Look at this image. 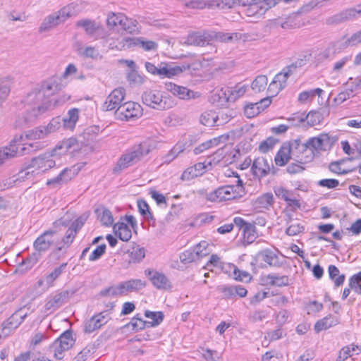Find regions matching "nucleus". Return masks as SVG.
I'll return each instance as SVG.
<instances>
[{"instance_id":"39","label":"nucleus","mask_w":361,"mask_h":361,"mask_svg":"<svg viewBox=\"0 0 361 361\" xmlns=\"http://www.w3.org/2000/svg\"><path fill=\"white\" fill-rule=\"evenodd\" d=\"M139 37H123L119 41V45L117 50H126L135 47H138Z\"/></svg>"},{"instance_id":"63","label":"nucleus","mask_w":361,"mask_h":361,"mask_svg":"<svg viewBox=\"0 0 361 361\" xmlns=\"http://www.w3.org/2000/svg\"><path fill=\"white\" fill-rule=\"evenodd\" d=\"M274 192L279 198L284 200L285 202L286 200H288V198H290L294 195L292 191L286 190L282 187H279L276 188L274 190Z\"/></svg>"},{"instance_id":"35","label":"nucleus","mask_w":361,"mask_h":361,"mask_svg":"<svg viewBox=\"0 0 361 361\" xmlns=\"http://www.w3.org/2000/svg\"><path fill=\"white\" fill-rule=\"evenodd\" d=\"M244 243L250 245L257 238V231L254 224H247L243 231Z\"/></svg>"},{"instance_id":"2","label":"nucleus","mask_w":361,"mask_h":361,"mask_svg":"<svg viewBox=\"0 0 361 361\" xmlns=\"http://www.w3.org/2000/svg\"><path fill=\"white\" fill-rule=\"evenodd\" d=\"M71 147V144L65 142L61 145L56 146L51 152L44 153L37 157L32 158L31 164L24 169V179H28L33 176L34 173H38L36 170L46 171L53 168L55 164V160L52 158L56 155L58 150L65 148L66 152Z\"/></svg>"},{"instance_id":"34","label":"nucleus","mask_w":361,"mask_h":361,"mask_svg":"<svg viewBox=\"0 0 361 361\" xmlns=\"http://www.w3.org/2000/svg\"><path fill=\"white\" fill-rule=\"evenodd\" d=\"M329 278L334 281L335 286H342L345 281V274H340L339 269L335 265H329L328 267Z\"/></svg>"},{"instance_id":"30","label":"nucleus","mask_w":361,"mask_h":361,"mask_svg":"<svg viewBox=\"0 0 361 361\" xmlns=\"http://www.w3.org/2000/svg\"><path fill=\"white\" fill-rule=\"evenodd\" d=\"M113 230L116 236L123 241H128L132 237L131 230L124 222H118L113 226Z\"/></svg>"},{"instance_id":"31","label":"nucleus","mask_w":361,"mask_h":361,"mask_svg":"<svg viewBox=\"0 0 361 361\" xmlns=\"http://www.w3.org/2000/svg\"><path fill=\"white\" fill-rule=\"evenodd\" d=\"M97 218L102 225L111 226L114 223V218L111 211L104 207H101L95 209Z\"/></svg>"},{"instance_id":"28","label":"nucleus","mask_w":361,"mask_h":361,"mask_svg":"<svg viewBox=\"0 0 361 361\" xmlns=\"http://www.w3.org/2000/svg\"><path fill=\"white\" fill-rule=\"evenodd\" d=\"M224 116L223 113L216 114L215 111H205L200 116V122L205 126H219L223 124L222 122H219V117L224 119Z\"/></svg>"},{"instance_id":"45","label":"nucleus","mask_w":361,"mask_h":361,"mask_svg":"<svg viewBox=\"0 0 361 361\" xmlns=\"http://www.w3.org/2000/svg\"><path fill=\"white\" fill-rule=\"evenodd\" d=\"M129 262L137 263L140 262L145 256V249L143 247H133L128 252Z\"/></svg>"},{"instance_id":"52","label":"nucleus","mask_w":361,"mask_h":361,"mask_svg":"<svg viewBox=\"0 0 361 361\" xmlns=\"http://www.w3.org/2000/svg\"><path fill=\"white\" fill-rule=\"evenodd\" d=\"M349 286L357 293L361 295V272L354 274L350 278Z\"/></svg>"},{"instance_id":"19","label":"nucleus","mask_w":361,"mask_h":361,"mask_svg":"<svg viewBox=\"0 0 361 361\" xmlns=\"http://www.w3.org/2000/svg\"><path fill=\"white\" fill-rule=\"evenodd\" d=\"M167 91L171 92L174 96L180 99H190L197 97V92H195L186 87L178 85L175 83L169 82L165 85Z\"/></svg>"},{"instance_id":"23","label":"nucleus","mask_w":361,"mask_h":361,"mask_svg":"<svg viewBox=\"0 0 361 361\" xmlns=\"http://www.w3.org/2000/svg\"><path fill=\"white\" fill-rule=\"evenodd\" d=\"M69 297V292L68 290L56 293L51 295L47 300L45 304V309L47 310H56L60 307Z\"/></svg>"},{"instance_id":"50","label":"nucleus","mask_w":361,"mask_h":361,"mask_svg":"<svg viewBox=\"0 0 361 361\" xmlns=\"http://www.w3.org/2000/svg\"><path fill=\"white\" fill-rule=\"evenodd\" d=\"M147 324V322L142 320V318L138 317V316H135L130 322L126 324L127 327H131L132 330L137 331L142 330L145 328Z\"/></svg>"},{"instance_id":"32","label":"nucleus","mask_w":361,"mask_h":361,"mask_svg":"<svg viewBox=\"0 0 361 361\" xmlns=\"http://www.w3.org/2000/svg\"><path fill=\"white\" fill-rule=\"evenodd\" d=\"M246 92L245 85H236L233 88L228 87L223 93L227 101H235L243 96Z\"/></svg>"},{"instance_id":"37","label":"nucleus","mask_w":361,"mask_h":361,"mask_svg":"<svg viewBox=\"0 0 361 361\" xmlns=\"http://www.w3.org/2000/svg\"><path fill=\"white\" fill-rule=\"evenodd\" d=\"M76 26L84 28L86 33L89 35H92L97 30H99L100 28V27L97 25L94 21L90 19L78 20L76 23Z\"/></svg>"},{"instance_id":"25","label":"nucleus","mask_w":361,"mask_h":361,"mask_svg":"<svg viewBox=\"0 0 361 361\" xmlns=\"http://www.w3.org/2000/svg\"><path fill=\"white\" fill-rule=\"evenodd\" d=\"M291 159H293V156L288 142H284L277 152L274 157V162L278 166H284Z\"/></svg>"},{"instance_id":"48","label":"nucleus","mask_w":361,"mask_h":361,"mask_svg":"<svg viewBox=\"0 0 361 361\" xmlns=\"http://www.w3.org/2000/svg\"><path fill=\"white\" fill-rule=\"evenodd\" d=\"M145 316L152 320L151 322H147V324H149L152 326L159 325L163 321L164 317L162 312H151L149 310L145 311Z\"/></svg>"},{"instance_id":"1","label":"nucleus","mask_w":361,"mask_h":361,"mask_svg":"<svg viewBox=\"0 0 361 361\" xmlns=\"http://www.w3.org/2000/svg\"><path fill=\"white\" fill-rule=\"evenodd\" d=\"M59 90V83L55 76L48 78L35 85L24 98V122L33 123L42 114L52 110L56 106L62 105L71 99V96L67 94L60 95L56 99H51V96Z\"/></svg>"},{"instance_id":"21","label":"nucleus","mask_w":361,"mask_h":361,"mask_svg":"<svg viewBox=\"0 0 361 361\" xmlns=\"http://www.w3.org/2000/svg\"><path fill=\"white\" fill-rule=\"evenodd\" d=\"M274 195L271 192L264 193L252 201L253 209L257 212L269 210L274 202Z\"/></svg>"},{"instance_id":"61","label":"nucleus","mask_w":361,"mask_h":361,"mask_svg":"<svg viewBox=\"0 0 361 361\" xmlns=\"http://www.w3.org/2000/svg\"><path fill=\"white\" fill-rule=\"evenodd\" d=\"M106 247L105 244H102L97 246L90 254L89 260L93 262L99 259L105 253Z\"/></svg>"},{"instance_id":"42","label":"nucleus","mask_w":361,"mask_h":361,"mask_svg":"<svg viewBox=\"0 0 361 361\" xmlns=\"http://www.w3.org/2000/svg\"><path fill=\"white\" fill-rule=\"evenodd\" d=\"M126 20V17L121 13H110L107 16L106 25L110 28H114L117 25H120L122 20Z\"/></svg>"},{"instance_id":"64","label":"nucleus","mask_w":361,"mask_h":361,"mask_svg":"<svg viewBox=\"0 0 361 361\" xmlns=\"http://www.w3.org/2000/svg\"><path fill=\"white\" fill-rule=\"evenodd\" d=\"M361 43V30L353 34L345 42L346 46H356Z\"/></svg>"},{"instance_id":"17","label":"nucleus","mask_w":361,"mask_h":361,"mask_svg":"<svg viewBox=\"0 0 361 361\" xmlns=\"http://www.w3.org/2000/svg\"><path fill=\"white\" fill-rule=\"evenodd\" d=\"M80 170V167L76 166L66 168L56 177L48 180L47 185H61L66 184L73 178Z\"/></svg>"},{"instance_id":"59","label":"nucleus","mask_w":361,"mask_h":361,"mask_svg":"<svg viewBox=\"0 0 361 361\" xmlns=\"http://www.w3.org/2000/svg\"><path fill=\"white\" fill-rule=\"evenodd\" d=\"M128 80L134 85H140L145 81V78L135 71H132L128 74Z\"/></svg>"},{"instance_id":"18","label":"nucleus","mask_w":361,"mask_h":361,"mask_svg":"<svg viewBox=\"0 0 361 361\" xmlns=\"http://www.w3.org/2000/svg\"><path fill=\"white\" fill-rule=\"evenodd\" d=\"M109 319V313L107 311L102 312L94 315L85 322L84 330L86 333H92L100 329L103 325L106 324Z\"/></svg>"},{"instance_id":"12","label":"nucleus","mask_w":361,"mask_h":361,"mask_svg":"<svg viewBox=\"0 0 361 361\" xmlns=\"http://www.w3.org/2000/svg\"><path fill=\"white\" fill-rule=\"evenodd\" d=\"M126 96L125 89L123 87H118L114 89L106 97L105 102L102 105V109L104 111L117 110L121 106L122 102L124 100Z\"/></svg>"},{"instance_id":"8","label":"nucleus","mask_w":361,"mask_h":361,"mask_svg":"<svg viewBox=\"0 0 361 361\" xmlns=\"http://www.w3.org/2000/svg\"><path fill=\"white\" fill-rule=\"evenodd\" d=\"M74 343L72 331L66 330L50 345L49 351L53 354L54 358L61 360L64 353L72 348Z\"/></svg>"},{"instance_id":"49","label":"nucleus","mask_w":361,"mask_h":361,"mask_svg":"<svg viewBox=\"0 0 361 361\" xmlns=\"http://www.w3.org/2000/svg\"><path fill=\"white\" fill-rule=\"evenodd\" d=\"M305 226L299 222H292L286 228V233L290 236H294L303 233Z\"/></svg>"},{"instance_id":"55","label":"nucleus","mask_w":361,"mask_h":361,"mask_svg":"<svg viewBox=\"0 0 361 361\" xmlns=\"http://www.w3.org/2000/svg\"><path fill=\"white\" fill-rule=\"evenodd\" d=\"M137 23L126 17V20H123L120 26L121 28L128 33H133L137 30Z\"/></svg>"},{"instance_id":"15","label":"nucleus","mask_w":361,"mask_h":361,"mask_svg":"<svg viewBox=\"0 0 361 361\" xmlns=\"http://www.w3.org/2000/svg\"><path fill=\"white\" fill-rule=\"evenodd\" d=\"M23 322V314L20 310L14 312L0 327V340L8 336L13 330Z\"/></svg>"},{"instance_id":"4","label":"nucleus","mask_w":361,"mask_h":361,"mask_svg":"<svg viewBox=\"0 0 361 361\" xmlns=\"http://www.w3.org/2000/svg\"><path fill=\"white\" fill-rule=\"evenodd\" d=\"M235 184L226 185L207 194V199L212 202H221L239 198L245 193L243 181L236 174Z\"/></svg>"},{"instance_id":"62","label":"nucleus","mask_w":361,"mask_h":361,"mask_svg":"<svg viewBox=\"0 0 361 361\" xmlns=\"http://www.w3.org/2000/svg\"><path fill=\"white\" fill-rule=\"evenodd\" d=\"M26 137L28 140H38L44 137V133L42 132V127H37L35 129L28 130L26 133Z\"/></svg>"},{"instance_id":"56","label":"nucleus","mask_w":361,"mask_h":361,"mask_svg":"<svg viewBox=\"0 0 361 361\" xmlns=\"http://www.w3.org/2000/svg\"><path fill=\"white\" fill-rule=\"evenodd\" d=\"M304 118L305 114H293L291 116L287 118L286 119L288 122V126H290V128L299 126L302 123L304 122Z\"/></svg>"},{"instance_id":"9","label":"nucleus","mask_w":361,"mask_h":361,"mask_svg":"<svg viewBox=\"0 0 361 361\" xmlns=\"http://www.w3.org/2000/svg\"><path fill=\"white\" fill-rule=\"evenodd\" d=\"M23 150V133L15 135L8 145L0 147V166L18 156Z\"/></svg>"},{"instance_id":"26","label":"nucleus","mask_w":361,"mask_h":361,"mask_svg":"<svg viewBox=\"0 0 361 361\" xmlns=\"http://www.w3.org/2000/svg\"><path fill=\"white\" fill-rule=\"evenodd\" d=\"M123 295L131 292H137L145 287V281L141 279H130L120 283Z\"/></svg>"},{"instance_id":"53","label":"nucleus","mask_w":361,"mask_h":361,"mask_svg":"<svg viewBox=\"0 0 361 361\" xmlns=\"http://www.w3.org/2000/svg\"><path fill=\"white\" fill-rule=\"evenodd\" d=\"M207 246L208 243L206 241H202L193 248V250L195 252V256L197 259L209 255Z\"/></svg>"},{"instance_id":"11","label":"nucleus","mask_w":361,"mask_h":361,"mask_svg":"<svg viewBox=\"0 0 361 361\" xmlns=\"http://www.w3.org/2000/svg\"><path fill=\"white\" fill-rule=\"evenodd\" d=\"M59 240L57 233L54 230H48L40 235L34 242V247L37 251L44 252L51 246L56 245Z\"/></svg>"},{"instance_id":"33","label":"nucleus","mask_w":361,"mask_h":361,"mask_svg":"<svg viewBox=\"0 0 361 361\" xmlns=\"http://www.w3.org/2000/svg\"><path fill=\"white\" fill-rule=\"evenodd\" d=\"M79 118V109L73 108L68 111L67 116L63 118L66 128L73 129Z\"/></svg>"},{"instance_id":"58","label":"nucleus","mask_w":361,"mask_h":361,"mask_svg":"<svg viewBox=\"0 0 361 361\" xmlns=\"http://www.w3.org/2000/svg\"><path fill=\"white\" fill-rule=\"evenodd\" d=\"M288 78L286 74H283L282 72H280L279 73L276 74L275 77L274 78V83L278 84V88L274 90V92H279L281 90H283L286 85L287 82Z\"/></svg>"},{"instance_id":"47","label":"nucleus","mask_w":361,"mask_h":361,"mask_svg":"<svg viewBox=\"0 0 361 361\" xmlns=\"http://www.w3.org/2000/svg\"><path fill=\"white\" fill-rule=\"evenodd\" d=\"M322 119L323 117L320 112L311 111L307 115H305L304 121L307 120L309 126H314L319 124Z\"/></svg>"},{"instance_id":"16","label":"nucleus","mask_w":361,"mask_h":361,"mask_svg":"<svg viewBox=\"0 0 361 361\" xmlns=\"http://www.w3.org/2000/svg\"><path fill=\"white\" fill-rule=\"evenodd\" d=\"M145 274L157 289L169 290L171 288V281L164 274L149 269H146Z\"/></svg>"},{"instance_id":"10","label":"nucleus","mask_w":361,"mask_h":361,"mask_svg":"<svg viewBox=\"0 0 361 361\" xmlns=\"http://www.w3.org/2000/svg\"><path fill=\"white\" fill-rule=\"evenodd\" d=\"M115 115L119 120L129 121L142 115V107L136 102H125L116 111Z\"/></svg>"},{"instance_id":"22","label":"nucleus","mask_w":361,"mask_h":361,"mask_svg":"<svg viewBox=\"0 0 361 361\" xmlns=\"http://www.w3.org/2000/svg\"><path fill=\"white\" fill-rule=\"evenodd\" d=\"M309 148L315 153L321 150H326L331 145L330 136L326 133H322L317 137H310L307 140Z\"/></svg>"},{"instance_id":"7","label":"nucleus","mask_w":361,"mask_h":361,"mask_svg":"<svg viewBox=\"0 0 361 361\" xmlns=\"http://www.w3.org/2000/svg\"><path fill=\"white\" fill-rule=\"evenodd\" d=\"M288 144L291 151L293 159L297 162L307 164L314 159L315 154L309 148L307 141L302 142L300 138H297L290 140Z\"/></svg>"},{"instance_id":"3","label":"nucleus","mask_w":361,"mask_h":361,"mask_svg":"<svg viewBox=\"0 0 361 361\" xmlns=\"http://www.w3.org/2000/svg\"><path fill=\"white\" fill-rule=\"evenodd\" d=\"M149 152V149L145 145L139 144L133 146L119 157L113 168V173L115 174L120 173L122 171L136 164Z\"/></svg>"},{"instance_id":"38","label":"nucleus","mask_w":361,"mask_h":361,"mask_svg":"<svg viewBox=\"0 0 361 361\" xmlns=\"http://www.w3.org/2000/svg\"><path fill=\"white\" fill-rule=\"evenodd\" d=\"M213 38H215L216 40L221 42H233L234 40L237 41L240 39L241 35L238 32L234 33H227L223 32H215L214 35H212Z\"/></svg>"},{"instance_id":"6","label":"nucleus","mask_w":361,"mask_h":361,"mask_svg":"<svg viewBox=\"0 0 361 361\" xmlns=\"http://www.w3.org/2000/svg\"><path fill=\"white\" fill-rule=\"evenodd\" d=\"M142 102L157 110H166L174 106L173 98L167 93L158 90H147L142 95Z\"/></svg>"},{"instance_id":"60","label":"nucleus","mask_w":361,"mask_h":361,"mask_svg":"<svg viewBox=\"0 0 361 361\" xmlns=\"http://www.w3.org/2000/svg\"><path fill=\"white\" fill-rule=\"evenodd\" d=\"M267 316L266 311L262 310H258L253 311L249 314V320L252 322H261L265 319Z\"/></svg>"},{"instance_id":"40","label":"nucleus","mask_w":361,"mask_h":361,"mask_svg":"<svg viewBox=\"0 0 361 361\" xmlns=\"http://www.w3.org/2000/svg\"><path fill=\"white\" fill-rule=\"evenodd\" d=\"M77 53L80 56L90 59H97L99 56V51L94 47L89 46L85 48L78 47L77 49Z\"/></svg>"},{"instance_id":"5","label":"nucleus","mask_w":361,"mask_h":361,"mask_svg":"<svg viewBox=\"0 0 361 361\" xmlns=\"http://www.w3.org/2000/svg\"><path fill=\"white\" fill-rule=\"evenodd\" d=\"M78 13V5L70 4L47 16L41 23L39 30L40 32L49 31L59 24L64 23L68 18L75 16Z\"/></svg>"},{"instance_id":"51","label":"nucleus","mask_w":361,"mask_h":361,"mask_svg":"<svg viewBox=\"0 0 361 361\" xmlns=\"http://www.w3.org/2000/svg\"><path fill=\"white\" fill-rule=\"evenodd\" d=\"M278 142L279 140L276 138L269 137L259 144V149L261 152L267 153L271 150Z\"/></svg>"},{"instance_id":"54","label":"nucleus","mask_w":361,"mask_h":361,"mask_svg":"<svg viewBox=\"0 0 361 361\" xmlns=\"http://www.w3.org/2000/svg\"><path fill=\"white\" fill-rule=\"evenodd\" d=\"M263 261L270 266H275L278 262L276 255L270 250H265L262 252Z\"/></svg>"},{"instance_id":"41","label":"nucleus","mask_w":361,"mask_h":361,"mask_svg":"<svg viewBox=\"0 0 361 361\" xmlns=\"http://www.w3.org/2000/svg\"><path fill=\"white\" fill-rule=\"evenodd\" d=\"M268 79L266 75H258L252 82L251 87L255 92L264 91L267 85Z\"/></svg>"},{"instance_id":"13","label":"nucleus","mask_w":361,"mask_h":361,"mask_svg":"<svg viewBox=\"0 0 361 361\" xmlns=\"http://www.w3.org/2000/svg\"><path fill=\"white\" fill-rule=\"evenodd\" d=\"M145 68L149 73L161 78H171L182 72V69L178 66L171 67L168 64H161L159 67H157L150 62L145 63Z\"/></svg>"},{"instance_id":"36","label":"nucleus","mask_w":361,"mask_h":361,"mask_svg":"<svg viewBox=\"0 0 361 361\" xmlns=\"http://www.w3.org/2000/svg\"><path fill=\"white\" fill-rule=\"evenodd\" d=\"M268 284L275 286H284L288 285V277L287 276H281L276 274H270L267 276Z\"/></svg>"},{"instance_id":"57","label":"nucleus","mask_w":361,"mask_h":361,"mask_svg":"<svg viewBox=\"0 0 361 361\" xmlns=\"http://www.w3.org/2000/svg\"><path fill=\"white\" fill-rule=\"evenodd\" d=\"M196 259H197L193 249L187 250L180 255V260L184 264L191 263Z\"/></svg>"},{"instance_id":"46","label":"nucleus","mask_w":361,"mask_h":361,"mask_svg":"<svg viewBox=\"0 0 361 361\" xmlns=\"http://www.w3.org/2000/svg\"><path fill=\"white\" fill-rule=\"evenodd\" d=\"M99 295L104 297H117L123 295L120 283L102 290Z\"/></svg>"},{"instance_id":"44","label":"nucleus","mask_w":361,"mask_h":361,"mask_svg":"<svg viewBox=\"0 0 361 361\" xmlns=\"http://www.w3.org/2000/svg\"><path fill=\"white\" fill-rule=\"evenodd\" d=\"M76 234L77 233H75V230H72L68 228L65 236L62 238L61 243L63 245L57 246V251H61L64 248H68L73 243Z\"/></svg>"},{"instance_id":"20","label":"nucleus","mask_w":361,"mask_h":361,"mask_svg":"<svg viewBox=\"0 0 361 361\" xmlns=\"http://www.w3.org/2000/svg\"><path fill=\"white\" fill-rule=\"evenodd\" d=\"M212 39V35L208 32H193L188 35L186 38V43L190 45L203 47L208 44Z\"/></svg>"},{"instance_id":"24","label":"nucleus","mask_w":361,"mask_h":361,"mask_svg":"<svg viewBox=\"0 0 361 361\" xmlns=\"http://www.w3.org/2000/svg\"><path fill=\"white\" fill-rule=\"evenodd\" d=\"M252 171L255 176L261 178L266 176L270 171V165L268 160L263 157H257L252 163Z\"/></svg>"},{"instance_id":"43","label":"nucleus","mask_w":361,"mask_h":361,"mask_svg":"<svg viewBox=\"0 0 361 361\" xmlns=\"http://www.w3.org/2000/svg\"><path fill=\"white\" fill-rule=\"evenodd\" d=\"M67 266V263H62L60 266L56 267L54 271L48 274L46 278L45 281L47 284L49 286H51L53 285L54 281L59 277V276L62 274L63 270L66 269Z\"/></svg>"},{"instance_id":"29","label":"nucleus","mask_w":361,"mask_h":361,"mask_svg":"<svg viewBox=\"0 0 361 361\" xmlns=\"http://www.w3.org/2000/svg\"><path fill=\"white\" fill-rule=\"evenodd\" d=\"M339 323L338 317L329 314L322 319L318 320L314 326V331L319 333L337 325Z\"/></svg>"},{"instance_id":"14","label":"nucleus","mask_w":361,"mask_h":361,"mask_svg":"<svg viewBox=\"0 0 361 361\" xmlns=\"http://www.w3.org/2000/svg\"><path fill=\"white\" fill-rule=\"evenodd\" d=\"M357 14H361V9L347 8L326 18L325 24L327 25H337L355 18Z\"/></svg>"},{"instance_id":"27","label":"nucleus","mask_w":361,"mask_h":361,"mask_svg":"<svg viewBox=\"0 0 361 361\" xmlns=\"http://www.w3.org/2000/svg\"><path fill=\"white\" fill-rule=\"evenodd\" d=\"M47 339V336L45 333L37 331L33 334L28 340L29 350L24 353V361L30 358L31 350H34L37 345Z\"/></svg>"}]
</instances>
